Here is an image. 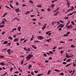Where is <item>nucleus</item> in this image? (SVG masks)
Here are the masks:
<instances>
[{
  "mask_svg": "<svg viewBox=\"0 0 76 76\" xmlns=\"http://www.w3.org/2000/svg\"><path fill=\"white\" fill-rule=\"evenodd\" d=\"M69 17H65L64 18V19H69Z\"/></svg>",
  "mask_w": 76,
  "mask_h": 76,
  "instance_id": "obj_41",
  "label": "nucleus"
},
{
  "mask_svg": "<svg viewBox=\"0 0 76 76\" xmlns=\"http://www.w3.org/2000/svg\"><path fill=\"white\" fill-rule=\"evenodd\" d=\"M5 26L1 25L0 26V28H2V27H4Z\"/></svg>",
  "mask_w": 76,
  "mask_h": 76,
  "instance_id": "obj_38",
  "label": "nucleus"
},
{
  "mask_svg": "<svg viewBox=\"0 0 76 76\" xmlns=\"http://www.w3.org/2000/svg\"><path fill=\"white\" fill-rule=\"evenodd\" d=\"M31 67H32V66H31V65L29 64L28 67V69H30Z\"/></svg>",
  "mask_w": 76,
  "mask_h": 76,
  "instance_id": "obj_26",
  "label": "nucleus"
},
{
  "mask_svg": "<svg viewBox=\"0 0 76 76\" xmlns=\"http://www.w3.org/2000/svg\"><path fill=\"white\" fill-rule=\"evenodd\" d=\"M54 4H53L51 6V7H54Z\"/></svg>",
  "mask_w": 76,
  "mask_h": 76,
  "instance_id": "obj_63",
  "label": "nucleus"
},
{
  "mask_svg": "<svg viewBox=\"0 0 76 76\" xmlns=\"http://www.w3.org/2000/svg\"><path fill=\"white\" fill-rule=\"evenodd\" d=\"M71 9V11H72V10L74 9V7H73V6H72V8Z\"/></svg>",
  "mask_w": 76,
  "mask_h": 76,
  "instance_id": "obj_42",
  "label": "nucleus"
},
{
  "mask_svg": "<svg viewBox=\"0 0 76 76\" xmlns=\"http://www.w3.org/2000/svg\"><path fill=\"white\" fill-rule=\"evenodd\" d=\"M70 47H71V48H73L74 47H75V46L73 45H72Z\"/></svg>",
  "mask_w": 76,
  "mask_h": 76,
  "instance_id": "obj_23",
  "label": "nucleus"
},
{
  "mask_svg": "<svg viewBox=\"0 0 76 76\" xmlns=\"http://www.w3.org/2000/svg\"><path fill=\"white\" fill-rule=\"evenodd\" d=\"M44 56L45 57H47V54L45 53H44Z\"/></svg>",
  "mask_w": 76,
  "mask_h": 76,
  "instance_id": "obj_55",
  "label": "nucleus"
},
{
  "mask_svg": "<svg viewBox=\"0 0 76 76\" xmlns=\"http://www.w3.org/2000/svg\"><path fill=\"white\" fill-rule=\"evenodd\" d=\"M59 22H60L62 23H64V21L63 20H59Z\"/></svg>",
  "mask_w": 76,
  "mask_h": 76,
  "instance_id": "obj_31",
  "label": "nucleus"
},
{
  "mask_svg": "<svg viewBox=\"0 0 76 76\" xmlns=\"http://www.w3.org/2000/svg\"><path fill=\"white\" fill-rule=\"evenodd\" d=\"M73 66L74 67H76V64H75L74 62L73 63Z\"/></svg>",
  "mask_w": 76,
  "mask_h": 76,
  "instance_id": "obj_27",
  "label": "nucleus"
},
{
  "mask_svg": "<svg viewBox=\"0 0 76 76\" xmlns=\"http://www.w3.org/2000/svg\"><path fill=\"white\" fill-rule=\"evenodd\" d=\"M51 70H49L48 72V75H49L50 73H51Z\"/></svg>",
  "mask_w": 76,
  "mask_h": 76,
  "instance_id": "obj_14",
  "label": "nucleus"
},
{
  "mask_svg": "<svg viewBox=\"0 0 76 76\" xmlns=\"http://www.w3.org/2000/svg\"><path fill=\"white\" fill-rule=\"evenodd\" d=\"M59 13V11H58L57 12H56L54 14V16H56V15H57Z\"/></svg>",
  "mask_w": 76,
  "mask_h": 76,
  "instance_id": "obj_7",
  "label": "nucleus"
},
{
  "mask_svg": "<svg viewBox=\"0 0 76 76\" xmlns=\"http://www.w3.org/2000/svg\"><path fill=\"white\" fill-rule=\"evenodd\" d=\"M59 10V8L58 7L56 10L55 11L56 12H57V11H58Z\"/></svg>",
  "mask_w": 76,
  "mask_h": 76,
  "instance_id": "obj_48",
  "label": "nucleus"
},
{
  "mask_svg": "<svg viewBox=\"0 0 76 76\" xmlns=\"http://www.w3.org/2000/svg\"><path fill=\"white\" fill-rule=\"evenodd\" d=\"M32 57H33V55H31L30 54L28 55V56L26 57V58H27L26 61H28L30 59H31L32 58Z\"/></svg>",
  "mask_w": 76,
  "mask_h": 76,
  "instance_id": "obj_1",
  "label": "nucleus"
},
{
  "mask_svg": "<svg viewBox=\"0 0 76 76\" xmlns=\"http://www.w3.org/2000/svg\"><path fill=\"white\" fill-rule=\"evenodd\" d=\"M49 53L50 54H53V52L51 51H50Z\"/></svg>",
  "mask_w": 76,
  "mask_h": 76,
  "instance_id": "obj_57",
  "label": "nucleus"
},
{
  "mask_svg": "<svg viewBox=\"0 0 76 76\" xmlns=\"http://www.w3.org/2000/svg\"><path fill=\"white\" fill-rule=\"evenodd\" d=\"M25 38H23V39H20V41H23V40H25Z\"/></svg>",
  "mask_w": 76,
  "mask_h": 76,
  "instance_id": "obj_62",
  "label": "nucleus"
},
{
  "mask_svg": "<svg viewBox=\"0 0 76 76\" xmlns=\"http://www.w3.org/2000/svg\"><path fill=\"white\" fill-rule=\"evenodd\" d=\"M0 65L1 66H4V65H5V64L3 62H1L0 63Z\"/></svg>",
  "mask_w": 76,
  "mask_h": 76,
  "instance_id": "obj_8",
  "label": "nucleus"
},
{
  "mask_svg": "<svg viewBox=\"0 0 76 76\" xmlns=\"http://www.w3.org/2000/svg\"><path fill=\"white\" fill-rule=\"evenodd\" d=\"M18 41V39L17 38H15L14 40V42H16V41Z\"/></svg>",
  "mask_w": 76,
  "mask_h": 76,
  "instance_id": "obj_19",
  "label": "nucleus"
},
{
  "mask_svg": "<svg viewBox=\"0 0 76 76\" xmlns=\"http://www.w3.org/2000/svg\"><path fill=\"white\" fill-rule=\"evenodd\" d=\"M47 10H48V12H50L51 10V9H50L49 8H48L47 9Z\"/></svg>",
  "mask_w": 76,
  "mask_h": 76,
  "instance_id": "obj_61",
  "label": "nucleus"
},
{
  "mask_svg": "<svg viewBox=\"0 0 76 76\" xmlns=\"http://www.w3.org/2000/svg\"><path fill=\"white\" fill-rule=\"evenodd\" d=\"M59 26L60 27H61V28H63L64 26V25H63V24H61Z\"/></svg>",
  "mask_w": 76,
  "mask_h": 76,
  "instance_id": "obj_5",
  "label": "nucleus"
},
{
  "mask_svg": "<svg viewBox=\"0 0 76 76\" xmlns=\"http://www.w3.org/2000/svg\"><path fill=\"white\" fill-rule=\"evenodd\" d=\"M52 58L51 57H50L48 59L49 60H52Z\"/></svg>",
  "mask_w": 76,
  "mask_h": 76,
  "instance_id": "obj_53",
  "label": "nucleus"
},
{
  "mask_svg": "<svg viewBox=\"0 0 76 76\" xmlns=\"http://www.w3.org/2000/svg\"><path fill=\"white\" fill-rule=\"evenodd\" d=\"M8 46H10V45H11V43L10 42H9L8 43Z\"/></svg>",
  "mask_w": 76,
  "mask_h": 76,
  "instance_id": "obj_46",
  "label": "nucleus"
},
{
  "mask_svg": "<svg viewBox=\"0 0 76 76\" xmlns=\"http://www.w3.org/2000/svg\"><path fill=\"white\" fill-rule=\"evenodd\" d=\"M24 50L27 51H31V49L29 48H26L25 47L24 48Z\"/></svg>",
  "mask_w": 76,
  "mask_h": 76,
  "instance_id": "obj_3",
  "label": "nucleus"
},
{
  "mask_svg": "<svg viewBox=\"0 0 76 76\" xmlns=\"http://www.w3.org/2000/svg\"><path fill=\"white\" fill-rule=\"evenodd\" d=\"M8 39H11V40H12L13 39V37H8Z\"/></svg>",
  "mask_w": 76,
  "mask_h": 76,
  "instance_id": "obj_16",
  "label": "nucleus"
},
{
  "mask_svg": "<svg viewBox=\"0 0 76 76\" xmlns=\"http://www.w3.org/2000/svg\"><path fill=\"white\" fill-rule=\"evenodd\" d=\"M61 30H62V28H61V27L58 28V31H61Z\"/></svg>",
  "mask_w": 76,
  "mask_h": 76,
  "instance_id": "obj_43",
  "label": "nucleus"
},
{
  "mask_svg": "<svg viewBox=\"0 0 76 76\" xmlns=\"http://www.w3.org/2000/svg\"><path fill=\"white\" fill-rule=\"evenodd\" d=\"M69 23H67V24L66 25H65V26H66H66H69L68 25H69Z\"/></svg>",
  "mask_w": 76,
  "mask_h": 76,
  "instance_id": "obj_29",
  "label": "nucleus"
},
{
  "mask_svg": "<svg viewBox=\"0 0 76 76\" xmlns=\"http://www.w3.org/2000/svg\"><path fill=\"white\" fill-rule=\"evenodd\" d=\"M31 75H34V72H31Z\"/></svg>",
  "mask_w": 76,
  "mask_h": 76,
  "instance_id": "obj_45",
  "label": "nucleus"
},
{
  "mask_svg": "<svg viewBox=\"0 0 76 76\" xmlns=\"http://www.w3.org/2000/svg\"><path fill=\"white\" fill-rule=\"evenodd\" d=\"M7 43H8V41H5L3 42V44H7Z\"/></svg>",
  "mask_w": 76,
  "mask_h": 76,
  "instance_id": "obj_12",
  "label": "nucleus"
},
{
  "mask_svg": "<svg viewBox=\"0 0 76 76\" xmlns=\"http://www.w3.org/2000/svg\"><path fill=\"white\" fill-rule=\"evenodd\" d=\"M37 7H42V6H41V5L39 4L37 6Z\"/></svg>",
  "mask_w": 76,
  "mask_h": 76,
  "instance_id": "obj_21",
  "label": "nucleus"
},
{
  "mask_svg": "<svg viewBox=\"0 0 76 76\" xmlns=\"http://www.w3.org/2000/svg\"><path fill=\"white\" fill-rule=\"evenodd\" d=\"M31 47H32L33 48H34V49H37V47H36V46L34 45H32Z\"/></svg>",
  "mask_w": 76,
  "mask_h": 76,
  "instance_id": "obj_10",
  "label": "nucleus"
},
{
  "mask_svg": "<svg viewBox=\"0 0 76 76\" xmlns=\"http://www.w3.org/2000/svg\"><path fill=\"white\" fill-rule=\"evenodd\" d=\"M70 60H71V59H68V60L66 61V62H69Z\"/></svg>",
  "mask_w": 76,
  "mask_h": 76,
  "instance_id": "obj_28",
  "label": "nucleus"
},
{
  "mask_svg": "<svg viewBox=\"0 0 76 76\" xmlns=\"http://www.w3.org/2000/svg\"><path fill=\"white\" fill-rule=\"evenodd\" d=\"M34 42H39V41L38 40H35L34 41Z\"/></svg>",
  "mask_w": 76,
  "mask_h": 76,
  "instance_id": "obj_52",
  "label": "nucleus"
},
{
  "mask_svg": "<svg viewBox=\"0 0 76 76\" xmlns=\"http://www.w3.org/2000/svg\"><path fill=\"white\" fill-rule=\"evenodd\" d=\"M11 51V50H10V49H9L7 51V52H10V51Z\"/></svg>",
  "mask_w": 76,
  "mask_h": 76,
  "instance_id": "obj_50",
  "label": "nucleus"
},
{
  "mask_svg": "<svg viewBox=\"0 0 76 76\" xmlns=\"http://www.w3.org/2000/svg\"><path fill=\"white\" fill-rule=\"evenodd\" d=\"M5 57L3 56H1V55H0V58H4Z\"/></svg>",
  "mask_w": 76,
  "mask_h": 76,
  "instance_id": "obj_35",
  "label": "nucleus"
},
{
  "mask_svg": "<svg viewBox=\"0 0 76 76\" xmlns=\"http://www.w3.org/2000/svg\"><path fill=\"white\" fill-rule=\"evenodd\" d=\"M67 5L68 6V7H69L70 6V1H68L67 2Z\"/></svg>",
  "mask_w": 76,
  "mask_h": 76,
  "instance_id": "obj_6",
  "label": "nucleus"
},
{
  "mask_svg": "<svg viewBox=\"0 0 76 76\" xmlns=\"http://www.w3.org/2000/svg\"><path fill=\"white\" fill-rule=\"evenodd\" d=\"M29 2H30V3H31V4H33V3H34V2H33V1L31 0L29 1Z\"/></svg>",
  "mask_w": 76,
  "mask_h": 76,
  "instance_id": "obj_25",
  "label": "nucleus"
},
{
  "mask_svg": "<svg viewBox=\"0 0 76 76\" xmlns=\"http://www.w3.org/2000/svg\"><path fill=\"white\" fill-rule=\"evenodd\" d=\"M30 13V11H27L26 13V15H28V14H29Z\"/></svg>",
  "mask_w": 76,
  "mask_h": 76,
  "instance_id": "obj_32",
  "label": "nucleus"
},
{
  "mask_svg": "<svg viewBox=\"0 0 76 76\" xmlns=\"http://www.w3.org/2000/svg\"><path fill=\"white\" fill-rule=\"evenodd\" d=\"M44 74L43 73L39 74L37 75V76H41L43 75Z\"/></svg>",
  "mask_w": 76,
  "mask_h": 76,
  "instance_id": "obj_17",
  "label": "nucleus"
},
{
  "mask_svg": "<svg viewBox=\"0 0 76 76\" xmlns=\"http://www.w3.org/2000/svg\"><path fill=\"white\" fill-rule=\"evenodd\" d=\"M20 29H21V27H19L18 28V30L19 31V32H20Z\"/></svg>",
  "mask_w": 76,
  "mask_h": 76,
  "instance_id": "obj_11",
  "label": "nucleus"
},
{
  "mask_svg": "<svg viewBox=\"0 0 76 76\" xmlns=\"http://www.w3.org/2000/svg\"><path fill=\"white\" fill-rule=\"evenodd\" d=\"M62 48H63V47H59L58 48V50H61V49H62Z\"/></svg>",
  "mask_w": 76,
  "mask_h": 76,
  "instance_id": "obj_51",
  "label": "nucleus"
},
{
  "mask_svg": "<svg viewBox=\"0 0 76 76\" xmlns=\"http://www.w3.org/2000/svg\"><path fill=\"white\" fill-rule=\"evenodd\" d=\"M3 20H4L6 22H7V20H6V19L5 18H3Z\"/></svg>",
  "mask_w": 76,
  "mask_h": 76,
  "instance_id": "obj_49",
  "label": "nucleus"
},
{
  "mask_svg": "<svg viewBox=\"0 0 76 76\" xmlns=\"http://www.w3.org/2000/svg\"><path fill=\"white\" fill-rule=\"evenodd\" d=\"M10 7H11V8H12L13 9V6H12V4H10Z\"/></svg>",
  "mask_w": 76,
  "mask_h": 76,
  "instance_id": "obj_37",
  "label": "nucleus"
},
{
  "mask_svg": "<svg viewBox=\"0 0 76 76\" xmlns=\"http://www.w3.org/2000/svg\"><path fill=\"white\" fill-rule=\"evenodd\" d=\"M27 39H26L24 41H23V42L25 43V42H26V41H27Z\"/></svg>",
  "mask_w": 76,
  "mask_h": 76,
  "instance_id": "obj_64",
  "label": "nucleus"
},
{
  "mask_svg": "<svg viewBox=\"0 0 76 76\" xmlns=\"http://www.w3.org/2000/svg\"><path fill=\"white\" fill-rule=\"evenodd\" d=\"M13 68H11L10 69V71L11 72H12V70H13Z\"/></svg>",
  "mask_w": 76,
  "mask_h": 76,
  "instance_id": "obj_47",
  "label": "nucleus"
},
{
  "mask_svg": "<svg viewBox=\"0 0 76 76\" xmlns=\"http://www.w3.org/2000/svg\"><path fill=\"white\" fill-rule=\"evenodd\" d=\"M47 25V24L46 23L43 26V27L42 28V30H44V29H45V28H46V25Z\"/></svg>",
  "mask_w": 76,
  "mask_h": 76,
  "instance_id": "obj_4",
  "label": "nucleus"
},
{
  "mask_svg": "<svg viewBox=\"0 0 76 76\" xmlns=\"http://www.w3.org/2000/svg\"><path fill=\"white\" fill-rule=\"evenodd\" d=\"M32 20H33V21H35L37 19H36L35 18H34L32 19Z\"/></svg>",
  "mask_w": 76,
  "mask_h": 76,
  "instance_id": "obj_60",
  "label": "nucleus"
},
{
  "mask_svg": "<svg viewBox=\"0 0 76 76\" xmlns=\"http://www.w3.org/2000/svg\"><path fill=\"white\" fill-rule=\"evenodd\" d=\"M54 71H55V72H60V70L57 69H54Z\"/></svg>",
  "mask_w": 76,
  "mask_h": 76,
  "instance_id": "obj_15",
  "label": "nucleus"
},
{
  "mask_svg": "<svg viewBox=\"0 0 76 76\" xmlns=\"http://www.w3.org/2000/svg\"><path fill=\"white\" fill-rule=\"evenodd\" d=\"M66 28L67 29H72V28H73V25L72 24H70L69 26H66Z\"/></svg>",
  "mask_w": 76,
  "mask_h": 76,
  "instance_id": "obj_2",
  "label": "nucleus"
},
{
  "mask_svg": "<svg viewBox=\"0 0 76 76\" xmlns=\"http://www.w3.org/2000/svg\"><path fill=\"white\" fill-rule=\"evenodd\" d=\"M19 10H20L19 9V8H17L16 10L15 11L16 12H19Z\"/></svg>",
  "mask_w": 76,
  "mask_h": 76,
  "instance_id": "obj_18",
  "label": "nucleus"
},
{
  "mask_svg": "<svg viewBox=\"0 0 76 76\" xmlns=\"http://www.w3.org/2000/svg\"><path fill=\"white\" fill-rule=\"evenodd\" d=\"M24 60H23L21 62V64H23V61H24Z\"/></svg>",
  "mask_w": 76,
  "mask_h": 76,
  "instance_id": "obj_40",
  "label": "nucleus"
},
{
  "mask_svg": "<svg viewBox=\"0 0 76 76\" xmlns=\"http://www.w3.org/2000/svg\"><path fill=\"white\" fill-rule=\"evenodd\" d=\"M62 64H67V63L65 62H63L62 63Z\"/></svg>",
  "mask_w": 76,
  "mask_h": 76,
  "instance_id": "obj_44",
  "label": "nucleus"
},
{
  "mask_svg": "<svg viewBox=\"0 0 76 76\" xmlns=\"http://www.w3.org/2000/svg\"><path fill=\"white\" fill-rule=\"evenodd\" d=\"M34 72L35 73H38V71H34Z\"/></svg>",
  "mask_w": 76,
  "mask_h": 76,
  "instance_id": "obj_36",
  "label": "nucleus"
},
{
  "mask_svg": "<svg viewBox=\"0 0 76 76\" xmlns=\"http://www.w3.org/2000/svg\"><path fill=\"white\" fill-rule=\"evenodd\" d=\"M71 23L73 25H75V23H74V22H73V21H71Z\"/></svg>",
  "mask_w": 76,
  "mask_h": 76,
  "instance_id": "obj_34",
  "label": "nucleus"
},
{
  "mask_svg": "<svg viewBox=\"0 0 76 76\" xmlns=\"http://www.w3.org/2000/svg\"><path fill=\"white\" fill-rule=\"evenodd\" d=\"M59 75H62V76H64V74L63 72H61L59 74Z\"/></svg>",
  "mask_w": 76,
  "mask_h": 76,
  "instance_id": "obj_30",
  "label": "nucleus"
},
{
  "mask_svg": "<svg viewBox=\"0 0 76 76\" xmlns=\"http://www.w3.org/2000/svg\"><path fill=\"white\" fill-rule=\"evenodd\" d=\"M50 32H51V31H49L47 32H46L45 34H46V35H48Z\"/></svg>",
  "mask_w": 76,
  "mask_h": 76,
  "instance_id": "obj_20",
  "label": "nucleus"
},
{
  "mask_svg": "<svg viewBox=\"0 0 76 76\" xmlns=\"http://www.w3.org/2000/svg\"><path fill=\"white\" fill-rule=\"evenodd\" d=\"M2 25H4V24L5 23V21H3L2 22Z\"/></svg>",
  "mask_w": 76,
  "mask_h": 76,
  "instance_id": "obj_39",
  "label": "nucleus"
},
{
  "mask_svg": "<svg viewBox=\"0 0 76 76\" xmlns=\"http://www.w3.org/2000/svg\"><path fill=\"white\" fill-rule=\"evenodd\" d=\"M60 43H63L64 44V43H65V42L63 41H61L60 42Z\"/></svg>",
  "mask_w": 76,
  "mask_h": 76,
  "instance_id": "obj_56",
  "label": "nucleus"
},
{
  "mask_svg": "<svg viewBox=\"0 0 76 76\" xmlns=\"http://www.w3.org/2000/svg\"><path fill=\"white\" fill-rule=\"evenodd\" d=\"M66 57L67 58H70L71 57V56H69V55H66Z\"/></svg>",
  "mask_w": 76,
  "mask_h": 76,
  "instance_id": "obj_24",
  "label": "nucleus"
},
{
  "mask_svg": "<svg viewBox=\"0 0 76 76\" xmlns=\"http://www.w3.org/2000/svg\"><path fill=\"white\" fill-rule=\"evenodd\" d=\"M70 31L66 33V34H67V35H69V34H70Z\"/></svg>",
  "mask_w": 76,
  "mask_h": 76,
  "instance_id": "obj_54",
  "label": "nucleus"
},
{
  "mask_svg": "<svg viewBox=\"0 0 76 76\" xmlns=\"http://www.w3.org/2000/svg\"><path fill=\"white\" fill-rule=\"evenodd\" d=\"M34 16H35V15H30V17H34Z\"/></svg>",
  "mask_w": 76,
  "mask_h": 76,
  "instance_id": "obj_59",
  "label": "nucleus"
},
{
  "mask_svg": "<svg viewBox=\"0 0 76 76\" xmlns=\"http://www.w3.org/2000/svg\"><path fill=\"white\" fill-rule=\"evenodd\" d=\"M5 7L6 8H8L9 9H11V8H10L9 7H8V6H7V5H6L5 6Z\"/></svg>",
  "mask_w": 76,
  "mask_h": 76,
  "instance_id": "obj_22",
  "label": "nucleus"
},
{
  "mask_svg": "<svg viewBox=\"0 0 76 76\" xmlns=\"http://www.w3.org/2000/svg\"><path fill=\"white\" fill-rule=\"evenodd\" d=\"M39 38L40 39H44V37L42 36H39Z\"/></svg>",
  "mask_w": 76,
  "mask_h": 76,
  "instance_id": "obj_9",
  "label": "nucleus"
},
{
  "mask_svg": "<svg viewBox=\"0 0 76 76\" xmlns=\"http://www.w3.org/2000/svg\"><path fill=\"white\" fill-rule=\"evenodd\" d=\"M7 15V12H5V13H4V15H3V16H2V17H5V16H6V15Z\"/></svg>",
  "mask_w": 76,
  "mask_h": 76,
  "instance_id": "obj_13",
  "label": "nucleus"
},
{
  "mask_svg": "<svg viewBox=\"0 0 76 76\" xmlns=\"http://www.w3.org/2000/svg\"><path fill=\"white\" fill-rule=\"evenodd\" d=\"M16 19H17V18H14L13 20H12V21H13L14 20H16Z\"/></svg>",
  "mask_w": 76,
  "mask_h": 76,
  "instance_id": "obj_33",
  "label": "nucleus"
},
{
  "mask_svg": "<svg viewBox=\"0 0 76 76\" xmlns=\"http://www.w3.org/2000/svg\"><path fill=\"white\" fill-rule=\"evenodd\" d=\"M70 11H72V10H71V9H68L67 10V12H70Z\"/></svg>",
  "mask_w": 76,
  "mask_h": 76,
  "instance_id": "obj_58",
  "label": "nucleus"
}]
</instances>
